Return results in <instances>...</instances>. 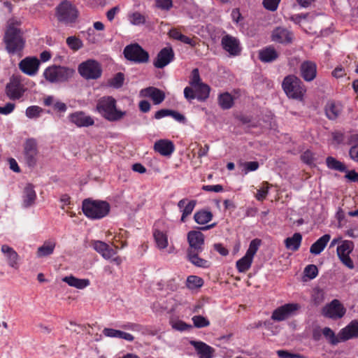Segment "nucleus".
<instances>
[{
  "mask_svg": "<svg viewBox=\"0 0 358 358\" xmlns=\"http://www.w3.org/2000/svg\"><path fill=\"white\" fill-rule=\"evenodd\" d=\"M20 22L14 19L10 20L5 34L4 41L6 50L9 53L17 54L20 52L24 47L20 30L17 28Z\"/></svg>",
  "mask_w": 358,
  "mask_h": 358,
  "instance_id": "nucleus-1",
  "label": "nucleus"
},
{
  "mask_svg": "<svg viewBox=\"0 0 358 358\" xmlns=\"http://www.w3.org/2000/svg\"><path fill=\"white\" fill-rule=\"evenodd\" d=\"M96 111L106 120L115 122L122 119L126 112L116 107V100L112 96H103L97 101Z\"/></svg>",
  "mask_w": 358,
  "mask_h": 358,
  "instance_id": "nucleus-2",
  "label": "nucleus"
},
{
  "mask_svg": "<svg viewBox=\"0 0 358 358\" xmlns=\"http://www.w3.org/2000/svg\"><path fill=\"white\" fill-rule=\"evenodd\" d=\"M110 209V204L104 201L87 199L83 201V213L92 220H99L106 217L109 213Z\"/></svg>",
  "mask_w": 358,
  "mask_h": 358,
  "instance_id": "nucleus-3",
  "label": "nucleus"
},
{
  "mask_svg": "<svg viewBox=\"0 0 358 358\" xmlns=\"http://www.w3.org/2000/svg\"><path fill=\"white\" fill-rule=\"evenodd\" d=\"M74 73V71L70 68L51 66L46 68L43 71V77L50 83H63L71 78Z\"/></svg>",
  "mask_w": 358,
  "mask_h": 358,
  "instance_id": "nucleus-4",
  "label": "nucleus"
},
{
  "mask_svg": "<svg viewBox=\"0 0 358 358\" xmlns=\"http://www.w3.org/2000/svg\"><path fill=\"white\" fill-rule=\"evenodd\" d=\"M282 87L287 96L292 99H301L306 92L301 80L292 75L284 78Z\"/></svg>",
  "mask_w": 358,
  "mask_h": 358,
  "instance_id": "nucleus-5",
  "label": "nucleus"
},
{
  "mask_svg": "<svg viewBox=\"0 0 358 358\" xmlns=\"http://www.w3.org/2000/svg\"><path fill=\"white\" fill-rule=\"evenodd\" d=\"M261 245V240L255 238L250 243L245 255L236 262V268L240 273H245L250 269L254 257Z\"/></svg>",
  "mask_w": 358,
  "mask_h": 358,
  "instance_id": "nucleus-6",
  "label": "nucleus"
},
{
  "mask_svg": "<svg viewBox=\"0 0 358 358\" xmlns=\"http://www.w3.org/2000/svg\"><path fill=\"white\" fill-rule=\"evenodd\" d=\"M80 76L87 80H95L101 77L102 69L100 64L94 59H88L78 66Z\"/></svg>",
  "mask_w": 358,
  "mask_h": 358,
  "instance_id": "nucleus-7",
  "label": "nucleus"
},
{
  "mask_svg": "<svg viewBox=\"0 0 358 358\" xmlns=\"http://www.w3.org/2000/svg\"><path fill=\"white\" fill-rule=\"evenodd\" d=\"M26 88L22 83V77L18 75H13L6 87V94L12 100L21 99Z\"/></svg>",
  "mask_w": 358,
  "mask_h": 358,
  "instance_id": "nucleus-8",
  "label": "nucleus"
},
{
  "mask_svg": "<svg viewBox=\"0 0 358 358\" xmlns=\"http://www.w3.org/2000/svg\"><path fill=\"white\" fill-rule=\"evenodd\" d=\"M210 87L201 83L194 87H186L184 89V96L189 100L196 99L199 101H205L207 99L210 94Z\"/></svg>",
  "mask_w": 358,
  "mask_h": 358,
  "instance_id": "nucleus-9",
  "label": "nucleus"
},
{
  "mask_svg": "<svg viewBox=\"0 0 358 358\" xmlns=\"http://www.w3.org/2000/svg\"><path fill=\"white\" fill-rule=\"evenodd\" d=\"M300 308L301 306L299 303H286L273 310L271 319L278 322L285 320L294 315Z\"/></svg>",
  "mask_w": 358,
  "mask_h": 358,
  "instance_id": "nucleus-10",
  "label": "nucleus"
},
{
  "mask_svg": "<svg viewBox=\"0 0 358 358\" xmlns=\"http://www.w3.org/2000/svg\"><path fill=\"white\" fill-rule=\"evenodd\" d=\"M58 20L64 23H70L75 21L78 17L76 8L69 1L62 2L57 8Z\"/></svg>",
  "mask_w": 358,
  "mask_h": 358,
  "instance_id": "nucleus-11",
  "label": "nucleus"
},
{
  "mask_svg": "<svg viewBox=\"0 0 358 358\" xmlns=\"http://www.w3.org/2000/svg\"><path fill=\"white\" fill-rule=\"evenodd\" d=\"M124 55L127 59L136 63L147 62L149 59L148 53L138 44L126 46L124 50Z\"/></svg>",
  "mask_w": 358,
  "mask_h": 358,
  "instance_id": "nucleus-12",
  "label": "nucleus"
},
{
  "mask_svg": "<svg viewBox=\"0 0 358 358\" xmlns=\"http://www.w3.org/2000/svg\"><path fill=\"white\" fill-rule=\"evenodd\" d=\"M354 248V243L351 241H342L337 247V255L341 262L346 266L348 268H354V264L350 254L352 252Z\"/></svg>",
  "mask_w": 358,
  "mask_h": 358,
  "instance_id": "nucleus-13",
  "label": "nucleus"
},
{
  "mask_svg": "<svg viewBox=\"0 0 358 358\" xmlns=\"http://www.w3.org/2000/svg\"><path fill=\"white\" fill-rule=\"evenodd\" d=\"M322 312L324 316L337 320L344 316L346 310L338 300L334 299L323 308Z\"/></svg>",
  "mask_w": 358,
  "mask_h": 358,
  "instance_id": "nucleus-14",
  "label": "nucleus"
},
{
  "mask_svg": "<svg viewBox=\"0 0 358 358\" xmlns=\"http://www.w3.org/2000/svg\"><path fill=\"white\" fill-rule=\"evenodd\" d=\"M40 61L36 57H27L19 63V69L26 75L35 76L39 69Z\"/></svg>",
  "mask_w": 358,
  "mask_h": 358,
  "instance_id": "nucleus-15",
  "label": "nucleus"
},
{
  "mask_svg": "<svg viewBox=\"0 0 358 358\" xmlns=\"http://www.w3.org/2000/svg\"><path fill=\"white\" fill-rule=\"evenodd\" d=\"M38 155L37 143L35 139H27L24 145V157L26 163L29 166L36 164Z\"/></svg>",
  "mask_w": 358,
  "mask_h": 358,
  "instance_id": "nucleus-16",
  "label": "nucleus"
},
{
  "mask_svg": "<svg viewBox=\"0 0 358 358\" xmlns=\"http://www.w3.org/2000/svg\"><path fill=\"white\" fill-rule=\"evenodd\" d=\"M221 45L223 49L231 56H236L241 53L240 41L236 37L229 34L224 36L221 40Z\"/></svg>",
  "mask_w": 358,
  "mask_h": 358,
  "instance_id": "nucleus-17",
  "label": "nucleus"
},
{
  "mask_svg": "<svg viewBox=\"0 0 358 358\" xmlns=\"http://www.w3.org/2000/svg\"><path fill=\"white\" fill-rule=\"evenodd\" d=\"M187 241L190 247L188 250L200 252L203 250L204 235L199 231H190L187 234Z\"/></svg>",
  "mask_w": 358,
  "mask_h": 358,
  "instance_id": "nucleus-18",
  "label": "nucleus"
},
{
  "mask_svg": "<svg viewBox=\"0 0 358 358\" xmlns=\"http://www.w3.org/2000/svg\"><path fill=\"white\" fill-rule=\"evenodd\" d=\"M174 58V52L171 47H166L160 50L155 60L154 66L158 69H162L167 66Z\"/></svg>",
  "mask_w": 358,
  "mask_h": 358,
  "instance_id": "nucleus-19",
  "label": "nucleus"
},
{
  "mask_svg": "<svg viewBox=\"0 0 358 358\" xmlns=\"http://www.w3.org/2000/svg\"><path fill=\"white\" fill-rule=\"evenodd\" d=\"M1 251L8 265L13 268L17 269L20 265V257L17 252L8 245H3Z\"/></svg>",
  "mask_w": 358,
  "mask_h": 358,
  "instance_id": "nucleus-20",
  "label": "nucleus"
},
{
  "mask_svg": "<svg viewBox=\"0 0 358 358\" xmlns=\"http://www.w3.org/2000/svg\"><path fill=\"white\" fill-rule=\"evenodd\" d=\"M71 122L78 127H89L94 124V119L82 111L73 113L69 115Z\"/></svg>",
  "mask_w": 358,
  "mask_h": 358,
  "instance_id": "nucleus-21",
  "label": "nucleus"
},
{
  "mask_svg": "<svg viewBox=\"0 0 358 358\" xmlns=\"http://www.w3.org/2000/svg\"><path fill=\"white\" fill-rule=\"evenodd\" d=\"M36 198L34 186L31 183L26 184L22 194V206L27 208L33 206L36 203Z\"/></svg>",
  "mask_w": 358,
  "mask_h": 358,
  "instance_id": "nucleus-22",
  "label": "nucleus"
},
{
  "mask_svg": "<svg viewBox=\"0 0 358 358\" xmlns=\"http://www.w3.org/2000/svg\"><path fill=\"white\" fill-rule=\"evenodd\" d=\"M155 245L159 250H165L169 246L168 231L155 227L152 232Z\"/></svg>",
  "mask_w": 358,
  "mask_h": 358,
  "instance_id": "nucleus-23",
  "label": "nucleus"
},
{
  "mask_svg": "<svg viewBox=\"0 0 358 358\" xmlns=\"http://www.w3.org/2000/svg\"><path fill=\"white\" fill-rule=\"evenodd\" d=\"M91 245L93 249L100 254L105 259H109L116 254V251L105 242L101 241H92L91 242Z\"/></svg>",
  "mask_w": 358,
  "mask_h": 358,
  "instance_id": "nucleus-24",
  "label": "nucleus"
},
{
  "mask_svg": "<svg viewBox=\"0 0 358 358\" xmlns=\"http://www.w3.org/2000/svg\"><path fill=\"white\" fill-rule=\"evenodd\" d=\"M154 150L164 157H170L175 150L173 142L168 139H160L154 144Z\"/></svg>",
  "mask_w": 358,
  "mask_h": 358,
  "instance_id": "nucleus-25",
  "label": "nucleus"
},
{
  "mask_svg": "<svg viewBox=\"0 0 358 358\" xmlns=\"http://www.w3.org/2000/svg\"><path fill=\"white\" fill-rule=\"evenodd\" d=\"M292 33L285 28L277 27L272 31L271 39L275 43H291L292 41Z\"/></svg>",
  "mask_w": 358,
  "mask_h": 358,
  "instance_id": "nucleus-26",
  "label": "nucleus"
},
{
  "mask_svg": "<svg viewBox=\"0 0 358 358\" xmlns=\"http://www.w3.org/2000/svg\"><path fill=\"white\" fill-rule=\"evenodd\" d=\"M341 341H345L354 338H358V320H352L345 327L339 331Z\"/></svg>",
  "mask_w": 358,
  "mask_h": 358,
  "instance_id": "nucleus-27",
  "label": "nucleus"
},
{
  "mask_svg": "<svg viewBox=\"0 0 358 358\" xmlns=\"http://www.w3.org/2000/svg\"><path fill=\"white\" fill-rule=\"evenodd\" d=\"M141 95L151 99L155 105L161 103L165 99L164 92L154 87L141 90Z\"/></svg>",
  "mask_w": 358,
  "mask_h": 358,
  "instance_id": "nucleus-28",
  "label": "nucleus"
},
{
  "mask_svg": "<svg viewBox=\"0 0 358 358\" xmlns=\"http://www.w3.org/2000/svg\"><path fill=\"white\" fill-rule=\"evenodd\" d=\"M190 344L194 348L199 358H213L215 349L202 341H192Z\"/></svg>",
  "mask_w": 358,
  "mask_h": 358,
  "instance_id": "nucleus-29",
  "label": "nucleus"
},
{
  "mask_svg": "<svg viewBox=\"0 0 358 358\" xmlns=\"http://www.w3.org/2000/svg\"><path fill=\"white\" fill-rule=\"evenodd\" d=\"M62 281L66 282L69 286L76 288L78 289H83L90 285V281L87 278H78L73 275L64 277Z\"/></svg>",
  "mask_w": 358,
  "mask_h": 358,
  "instance_id": "nucleus-30",
  "label": "nucleus"
},
{
  "mask_svg": "<svg viewBox=\"0 0 358 358\" xmlns=\"http://www.w3.org/2000/svg\"><path fill=\"white\" fill-rule=\"evenodd\" d=\"M196 206V201H189L187 199H181L178 203V207L182 213L181 222H185L186 217L192 214Z\"/></svg>",
  "mask_w": 358,
  "mask_h": 358,
  "instance_id": "nucleus-31",
  "label": "nucleus"
},
{
  "mask_svg": "<svg viewBox=\"0 0 358 358\" xmlns=\"http://www.w3.org/2000/svg\"><path fill=\"white\" fill-rule=\"evenodd\" d=\"M301 76L306 81H312L316 76V64L312 62H304L301 66Z\"/></svg>",
  "mask_w": 358,
  "mask_h": 358,
  "instance_id": "nucleus-32",
  "label": "nucleus"
},
{
  "mask_svg": "<svg viewBox=\"0 0 358 358\" xmlns=\"http://www.w3.org/2000/svg\"><path fill=\"white\" fill-rule=\"evenodd\" d=\"M56 247V241L54 239H48L38 248L36 256L38 258L45 257L53 254Z\"/></svg>",
  "mask_w": 358,
  "mask_h": 358,
  "instance_id": "nucleus-33",
  "label": "nucleus"
},
{
  "mask_svg": "<svg viewBox=\"0 0 358 358\" xmlns=\"http://www.w3.org/2000/svg\"><path fill=\"white\" fill-rule=\"evenodd\" d=\"M278 57V53L273 46L266 47L259 51V58L262 62H272Z\"/></svg>",
  "mask_w": 358,
  "mask_h": 358,
  "instance_id": "nucleus-34",
  "label": "nucleus"
},
{
  "mask_svg": "<svg viewBox=\"0 0 358 358\" xmlns=\"http://www.w3.org/2000/svg\"><path fill=\"white\" fill-rule=\"evenodd\" d=\"M103 334L106 337L119 338L130 342L134 340V336L131 334L111 328L103 329Z\"/></svg>",
  "mask_w": 358,
  "mask_h": 358,
  "instance_id": "nucleus-35",
  "label": "nucleus"
},
{
  "mask_svg": "<svg viewBox=\"0 0 358 358\" xmlns=\"http://www.w3.org/2000/svg\"><path fill=\"white\" fill-rule=\"evenodd\" d=\"M330 238L331 236L329 234L323 235L310 246V252L315 255L320 254L327 246Z\"/></svg>",
  "mask_w": 358,
  "mask_h": 358,
  "instance_id": "nucleus-36",
  "label": "nucleus"
},
{
  "mask_svg": "<svg viewBox=\"0 0 358 358\" xmlns=\"http://www.w3.org/2000/svg\"><path fill=\"white\" fill-rule=\"evenodd\" d=\"M342 111V105L338 102L329 101L325 106V113L330 120L336 119Z\"/></svg>",
  "mask_w": 358,
  "mask_h": 358,
  "instance_id": "nucleus-37",
  "label": "nucleus"
},
{
  "mask_svg": "<svg viewBox=\"0 0 358 358\" xmlns=\"http://www.w3.org/2000/svg\"><path fill=\"white\" fill-rule=\"evenodd\" d=\"M302 236L300 233H295L292 236L288 237L285 240V244L287 249L296 251L301 243Z\"/></svg>",
  "mask_w": 358,
  "mask_h": 358,
  "instance_id": "nucleus-38",
  "label": "nucleus"
},
{
  "mask_svg": "<svg viewBox=\"0 0 358 358\" xmlns=\"http://www.w3.org/2000/svg\"><path fill=\"white\" fill-rule=\"evenodd\" d=\"M198 253L193 250H188L187 258L188 260L194 265L201 268H208L210 266V263L198 256Z\"/></svg>",
  "mask_w": 358,
  "mask_h": 358,
  "instance_id": "nucleus-39",
  "label": "nucleus"
},
{
  "mask_svg": "<svg viewBox=\"0 0 358 358\" xmlns=\"http://www.w3.org/2000/svg\"><path fill=\"white\" fill-rule=\"evenodd\" d=\"M127 19L129 23L134 26L143 25L146 22V17L138 11H132L128 13Z\"/></svg>",
  "mask_w": 358,
  "mask_h": 358,
  "instance_id": "nucleus-40",
  "label": "nucleus"
},
{
  "mask_svg": "<svg viewBox=\"0 0 358 358\" xmlns=\"http://www.w3.org/2000/svg\"><path fill=\"white\" fill-rule=\"evenodd\" d=\"M194 218L197 224H205L212 220L213 214L208 210H200L194 214Z\"/></svg>",
  "mask_w": 358,
  "mask_h": 358,
  "instance_id": "nucleus-41",
  "label": "nucleus"
},
{
  "mask_svg": "<svg viewBox=\"0 0 358 358\" xmlns=\"http://www.w3.org/2000/svg\"><path fill=\"white\" fill-rule=\"evenodd\" d=\"M218 101L220 107L223 109H229L234 104L232 96L227 92L221 94L218 97Z\"/></svg>",
  "mask_w": 358,
  "mask_h": 358,
  "instance_id": "nucleus-42",
  "label": "nucleus"
},
{
  "mask_svg": "<svg viewBox=\"0 0 358 358\" xmlns=\"http://www.w3.org/2000/svg\"><path fill=\"white\" fill-rule=\"evenodd\" d=\"M43 109L38 106H31L27 108L25 115L29 119H36L41 117Z\"/></svg>",
  "mask_w": 358,
  "mask_h": 358,
  "instance_id": "nucleus-43",
  "label": "nucleus"
},
{
  "mask_svg": "<svg viewBox=\"0 0 358 358\" xmlns=\"http://www.w3.org/2000/svg\"><path fill=\"white\" fill-rule=\"evenodd\" d=\"M327 165L328 168L341 172L346 171V167L342 162L338 161L332 157H328L327 158Z\"/></svg>",
  "mask_w": 358,
  "mask_h": 358,
  "instance_id": "nucleus-44",
  "label": "nucleus"
},
{
  "mask_svg": "<svg viewBox=\"0 0 358 358\" xmlns=\"http://www.w3.org/2000/svg\"><path fill=\"white\" fill-rule=\"evenodd\" d=\"M322 334L324 337L333 345H336L343 341L339 337V333L336 336L333 330H331L329 327H324L322 329Z\"/></svg>",
  "mask_w": 358,
  "mask_h": 358,
  "instance_id": "nucleus-45",
  "label": "nucleus"
},
{
  "mask_svg": "<svg viewBox=\"0 0 358 358\" xmlns=\"http://www.w3.org/2000/svg\"><path fill=\"white\" fill-rule=\"evenodd\" d=\"M170 324L173 329L180 331H188L192 329L191 324H188L182 320L173 318L171 319Z\"/></svg>",
  "mask_w": 358,
  "mask_h": 358,
  "instance_id": "nucleus-46",
  "label": "nucleus"
},
{
  "mask_svg": "<svg viewBox=\"0 0 358 358\" xmlns=\"http://www.w3.org/2000/svg\"><path fill=\"white\" fill-rule=\"evenodd\" d=\"M203 280L196 275H190L187 279V286L189 289H194L203 285Z\"/></svg>",
  "mask_w": 358,
  "mask_h": 358,
  "instance_id": "nucleus-47",
  "label": "nucleus"
},
{
  "mask_svg": "<svg viewBox=\"0 0 358 358\" xmlns=\"http://www.w3.org/2000/svg\"><path fill=\"white\" fill-rule=\"evenodd\" d=\"M192 320L194 326L196 328H203L210 325L209 320L202 315H194L192 317Z\"/></svg>",
  "mask_w": 358,
  "mask_h": 358,
  "instance_id": "nucleus-48",
  "label": "nucleus"
},
{
  "mask_svg": "<svg viewBox=\"0 0 358 358\" xmlns=\"http://www.w3.org/2000/svg\"><path fill=\"white\" fill-rule=\"evenodd\" d=\"M68 46L73 50H78L83 47V43L80 39L76 36H69L66 38Z\"/></svg>",
  "mask_w": 358,
  "mask_h": 358,
  "instance_id": "nucleus-49",
  "label": "nucleus"
},
{
  "mask_svg": "<svg viewBox=\"0 0 358 358\" xmlns=\"http://www.w3.org/2000/svg\"><path fill=\"white\" fill-rule=\"evenodd\" d=\"M269 189V184L268 182H264L262 187L257 190L255 195L256 199L258 201H263L267 196Z\"/></svg>",
  "mask_w": 358,
  "mask_h": 358,
  "instance_id": "nucleus-50",
  "label": "nucleus"
},
{
  "mask_svg": "<svg viewBox=\"0 0 358 358\" xmlns=\"http://www.w3.org/2000/svg\"><path fill=\"white\" fill-rule=\"evenodd\" d=\"M243 167V171L245 174L250 171H255L259 168V163L257 162H247L241 164Z\"/></svg>",
  "mask_w": 358,
  "mask_h": 358,
  "instance_id": "nucleus-51",
  "label": "nucleus"
},
{
  "mask_svg": "<svg viewBox=\"0 0 358 358\" xmlns=\"http://www.w3.org/2000/svg\"><path fill=\"white\" fill-rule=\"evenodd\" d=\"M124 80V75L122 73H118L110 80L109 84L111 87L119 88L122 85Z\"/></svg>",
  "mask_w": 358,
  "mask_h": 358,
  "instance_id": "nucleus-52",
  "label": "nucleus"
},
{
  "mask_svg": "<svg viewBox=\"0 0 358 358\" xmlns=\"http://www.w3.org/2000/svg\"><path fill=\"white\" fill-rule=\"evenodd\" d=\"M304 273L310 279H314L318 274L317 267L314 264H310L305 268Z\"/></svg>",
  "mask_w": 358,
  "mask_h": 358,
  "instance_id": "nucleus-53",
  "label": "nucleus"
},
{
  "mask_svg": "<svg viewBox=\"0 0 358 358\" xmlns=\"http://www.w3.org/2000/svg\"><path fill=\"white\" fill-rule=\"evenodd\" d=\"M157 8L163 10H169L173 6L172 0H155Z\"/></svg>",
  "mask_w": 358,
  "mask_h": 358,
  "instance_id": "nucleus-54",
  "label": "nucleus"
},
{
  "mask_svg": "<svg viewBox=\"0 0 358 358\" xmlns=\"http://www.w3.org/2000/svg\"><path fill=\"white\" fill-rule=\"evenodd\" d=\"M203 83L200 78L199 72L198 69H194L192 71L191 77L189 79L190 87L196 86Z\"/></svg>",
  "mask_w": 358,
  "mask_h": 358,
  "instance_id": "nucleus-55",
  "label": "nucleus"
},
{
  "mask_svg": "<svg viewBox=\"0 0 358 358\" xmlns=\"http://www.w3.org/2000/svg\"><path fill=\"white\" fill-rule=\"evenodd\" d=\"M280 0H264L263 4L266 9L274 11L278 8Z\"/></svg>",
  "mask_w": 358,
  "mask_h": 358,
  "instance_id": "nucleus-56",
  "label": "nucleus"
},
{
  "mask_svg": "<svg viewBox=\"0 0 358 358\" xmlns=\"http://www.w3.org/2000/svg\"><path fill=\"white\" fill-rule=\"evenodd\" d=\"M301 157L302 161L307 164L312 165L314 163L315 157H314L313 153L310 150L305 151L301 155Z\"/></svg>",
  "mask_w": 358,
  "mask_h": 358,
  "instance_id": "nucleus-57",
  "label": "nucleus"
},
{
  "mask_svg": "<svg viewBox=\"0 0 358 358\" xmlns=\"http://www.w3.org/2000/svg\"><path fill=\"white\" fill-rule=\"evenodd\" d=\"M277 355L280 358H303L299 354H292L286 350H278Z\"/></svg>",
  "mask_w": 358,
  "mask_h": 358,
  "instance_id": "nucleus-58",
  "label": "nucleus"
},
{
  "mask_svg": "<svg viewBox=\"0 0 358 358\" xmlns=\"http://www.w3.org/2000/svg\"><path fill=\"white\" fill-rule=\"evenodd\" d=\"M15 104L13 103H7L3 106H0V114L8 115L11 113L15 109Z\"/></svg>",
  "mask_w": 358,
  "mask_h": 358,
  "instance_id": "nucleus-59",
  "label": "nucleus"
},
{
  "mask_svg": "<svg viewBox=\"0 0 358 358\" xmlns=\"http://www.w3.org/2000/svg\"><path fill=\"white\" fill-rule=\"evenodd\" d=\"M169 116H171L175 120L178 122L185 123L186 121L185 117L176 110H170Z\"/></svg>",
  "mask_w": 358,
  "mask_h": 358,
  "instance_id": "nucleus-60",
  "label": "nucleus"
},
{
  "mask_svg": "<svg viewBox=\"0 0 358 358\" xmlns=\"http://www.w3.org/2000/svg\"><path fill=\"white\" fill-rule=\"evenodd\" d=\"M169 36L174 40L180 41L183 34L177 28H172L168 33Z\"/></svg>",
  "mask_w": 358,
  "mask_h": 358,
  "instance_id": "nucleus-61",
  "label": "nucleus"
},
{
  "mask_svg": "<svg viewBox=\"0 0 358 358\" xmlns=\"http://www.w3.org/2000/svg\"><path fill=\"white\" fill-rule=\"evenodd\" d=\"M53 108L58 112L65 113L67 110V106L66 105V103L57 99L53 106Z\"/></svg>",
  "mask_w": 358,
  "mask_h": 358,
  "instance_id": "nucleus-62",
  "label": "nucleus"
},
{
  "mask_svg": "<svg viewBox=\"0 0 358 358\" xmlns=\"http://www.w3.org/2000/svg\"><path fill=\"white\" fill-rule=\"evenodd\" d=\"M345 178L352 182H358V173L355 171H349L346 170Z\"/></svg>",
  "mask_w": 358,
  "mask_h": 358,
  "instance_id": "nucleus-63",
  "label": "nucleus"
},
{
  "mask_svg": "<svg viewBox=\"0 0 358 358\" xmlns=\"http://www.w3.org/2000/svg\"><path fill=\"white\" fill-rule=\"evenodd\" d=\"M350 158L356 162H358V145L352 146L349 151Z\"/></svg>",
  "mask_w": 358,
  "mask_h": 358,
  "instance_id": "nucleus-64",
  "label": "nucleus"
}]
</instances>
